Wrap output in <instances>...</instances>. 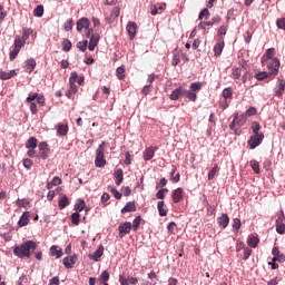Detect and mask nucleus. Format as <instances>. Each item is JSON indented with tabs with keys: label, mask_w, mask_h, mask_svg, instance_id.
Listing matches in <instances>:
<instances>
[{
	"label": "nucleus",
	"mask_w": 285,
	"mask_h": 285,
	"mask_svg": "<svg viewBox=\"0 0 285 285\" xmlns=\"http://www.w3.org/2000/svg\"><path fill=\"white\" fill-rule=\"evenodd\" d=\"M28 224H30V212H24L18 220V226L23 228V226H28Z\"/></svg>",
	"instance_id": "nucleus-16"
},
{
	"label": "nucleus",
	"mask_w": 285,
	"mask_h": 285,
	"mask_svg": "<svg viewBox=\"0 0 285 285\" xmlns=\"http://www.w3.org/2000/svg\"><path fill=\"white\" fill-rule=\"evenodd\" d=\"M250 255H253V249H250L249 247H245L244 255H243L244 262H246V259H248L250 257Z\"/></svg>",
	"instance_id": "nucleus-57"
},
{
	"label": "nucleus",
	"mask_w": 285,
	"mask_h": 285,
	"mask_svg": "<svg viewBox=\"0 0 285 285\" xmlns=\"http://www.w3.org/2000/svg\"><path fill=\"white\" fill-rule=\"evenodd\" d=\"M36 249H37V243L32 240H27L26 243L21 244L20 246H17L13 249V255L20 258L30 257V252Z\"/></svg>",
	"instance_id": "nucleus-1"
},
{
	"label": "nucleus",
	"mask_w": 285,
	"mask_h": 285,
	"mask_svg": "<svg viewBox=\"0 0 285 285\" xmlns=\"http://www.w3.org/2000/svg\"><path fill=\"white\" fill-rule=\"evenodd\" d=\"M33 17H43V6L39 4L37 8L33 10Z\"/></svg>",
	"instance_id": "nucleus-51"
},
{
	"label": "nucleus",
	"mask_w": 285,
	"mask_h": 285,
	"mask_svg": "<svg viewBox=\"0 0 285 285\" xmlns=\"http://www.w3.org/2000/svg\"><path fill=\"white\" fill-rule=\"evenodd\" d=\"M166 203L164 200L158 202L157 209L160 217H166L168 215V209L165 208Z\"/></svg>",
	"instance_id": "nucleus-23"
},
{
	"label": "nucleus",
	"mask_w": 285,
	"mask_h": 285,
	"mask_svg": "<svg viewBox=\"0 0 285 285\" xmlns=\"http://www.w3.org/2000/svg\"><path fill=\"white\" fill-rule=\"evenodd\" d=\"M32 32H33L32 29H30V28H24L21 39H22L23 41H28V39L30 38V35H32Z\"/></svg>",
	"instance_id": "nucleus-50"
},
{
	"label": "nucleus",
	"mask_w": 285,
	"mask_h": 285,
	"mask_svg": "<svg viewBox=\"0 0 285 285\" xmlns=\"http://www.w3.org/2000/svg\"><path fill=\"white\" fill-rule=\"evenodd\" d=\"M99 39H101L99 33H92L91 37L89 38V45L98 46L99 45Z\"/></svg>",
	"instance_id": "nucleus-39"
},
{
	"label": "nucleus",
	"mask_w": 285,
	"mask_h": 285,
	"mask_svg": "<svg viewBox=\"0 0 285 285\" xmlns=\"http://www.w3.org/2000/svg\"><path fill=\"white\" fill-rule=\"evenodd\" d=\"M230 78L234 80L240 79L242 78V68L233 67Z\"/></svg>",
	"instance_id": "nucleus-30"
},
{
	"label": "nucleus",
	"mask_w": 285,
	"mask_h": 285,
	"mask_svg": "<svg viewBox=\"0 0 285 285\" xmlns=\"http://www.w3.org/2000/svg\"><path fill=\"white\" fill-rule=\"evenodd\" d=\"M259 130H262V126L259 125V122H257V121L252 122L253 135H262V132H259Z\"/></svg>",
	"instance_id": "nucleus-43"
},
{
	"label": "nucleus",
	"mask_w": 285,
	"mask_h": 285,
	"mask_svg": "<svg viewBox=\"0 0 285 285\" xmlns=\"http://www.w3.org/2000/svg\"><path fill=\"white\" fill-rule=\"evenodd\" d=\"M262 141H264V132L253 134L249 137L247 145L249 146L250 150H255V148H257V146H262Z\"/></svg>",
	"instance_id": "nucleus-4"
},
{
	"label": "nucleus",
	"mask_w": 285,
	"mask_h": 285,
	"mask_svg": "<svg viewBox=\"0 0 285 285\" xmlns=\"http://www.w3.org/2000/svg\"><path fill=\"white\" fill-rule=\"evenodd\" d=\"M224 38H219L218 42L214 46V55L215 57H219L222 52H224Z\"/></svg>",
	"instance_id": "nucleus-17"
},
{
	"label": "nucleus",
	"mask_w": 285,
	"mask_h": 285,
	"mask_svg": "<svg viewBox=\"0 0 285 285\" xmlns=\"http://www.w3.org/2000/svg\"><path fill=\"white\" fill-rule=\"evenodd\" d=\"M26 72H28L29 75L31 72H35V68H37V60H35V58H30L26 61Z\"/></svg>",
	"instance_id": "nucleus-20"
},
{
	"label": "nucleus",
	"mask_w": 285,
	"mask_h": 285,
	"mask_svg": "<svg viewBox=\"0 0 285 285\" xmlns=\"http://www.w3.org/2000/svg\"><path fill=\"white\" fill-rule=\"evenodd\" d=\"M68 124L58 125L57 135H59L60 137H66V135H68Z\"/></svg>",
	"instance_id": "nucleus-24"
},
{
	"label": "nucleus",
	"mask_w": 285,
	"mask_h": 285,
	"mask_svg": "<svg viewBox=\"0 0 285 285\" xmlns=\"http://www.w3.org/2000/svg\"><path fill=\"white\" fill-rule=\"evenodd\" d=\"M180 62H181V51L179 49H174L171 66L174 67L179 66Z\"/></svg>",
	"instance_id": "nucleus-18"
},
{
	"label": "nucleus",
	"mask_w": 285,
	"mask_h": 285,
	"mask_svg": "<svg viewBox=\"0 0 285 285\" xmlns=\"http://www.w3.org/2000/svg\"><path fill=\"white\" fill-rule=\"evenodd\" d=\"M59 276H53L50 281H49V285H59Z\"/></svg>",
	"instance_id": "nucleus-64"
},
{
	"label": "nucleus",
	"mask_w": 285,
	"mask_h": 285,
	"mask_svg": "<svg viewBox=\"0 0 285 285\" xmlns=\"http://www.w3.org/2000/svg\"><path fill=\"white\" fill-rule=\"evenodd\" d=\"M83 208H86V202L85 200H80L79 203H77L75 205V209L78 210V213H81L83 210Z\"/></svg>",
	"instance_id": "nucleus-56"
},
{
	"label": "nucleus",
	"mask_w": 285,
	"mask_h": 285,
	"mask_svg": "<svg viewBox=\"0 0 285 285\" xmlns=\"http://www.w3.org/2000/svg\"><path fill=\"white\" fill-rule=\"evenodd\" d=\"M244 124H246V115H240V117L236 120V126H244Z\"/></svg>",
	"instance_id": "nucleus-60"
},
{
	"label": "nucleus",
	"mask_w": 285,
	"mask_h": 285,
	"mask_svg": "<svg viewBox=\"0 0 285 285\" xmlns=\"http://www.w3.org/2000/svg\"><path fill=\"white\" fill-rule=\"evenodd\" d=\"M77 263V256H67L62 259L65 268H72Z\"/></svg>",
	"instance_id": "nucleus-19"
},
{
	"label": "nucleus",
	"mask_w": 285,
	"mask_h": 285,
	"mask_svg": "<svg viewBox=\"0 0 285 285\" xmlns=\"http://www.w3.org/2000/svg\"><path fill=\"white\" fill-rule=\"evenodd\" d=\"M88 28H90V20H88V18H80L77 21V31L78 32H82V30H88Z\"/></svg>",
	"instance_id": "nucleus-10"
},
{
	"label": "nucleus",
	"mask_w": 285,
	"mask_h": 285,
	"mask_svg": "<svg viewBox=\"0 0 285 285\" xmlns=\"http://www.w3.org/2000/svg\"><path fill=\"white\" fill-rule=\"evenodd\" d=\"M114 176L116 178V186H121V184L124 181V170L122 169H117L114 173Z\"/></svg>",
	"instance_id": "nucleus-25"
},
{
	"label": "nucleus",
	"mask_w": 285,
	"mask_h": 285,
	"mask_svg": "<svg viewBox=\"0 0 285 285\" xmlns=\"http://www.w3.org/2000/svg\"><path fill=\"white\" fill-rule=\"evenodd\" d=\"M26 46V40H22L19 36L16 37L14 39V49L21 51V48Z\"/></svg>",
	"instance_id": "nucleus-34"
},
{
	"label": "nucleus",
	"mask_w": 285,
	"mask_h": 285,
	"mask_svg": "<svg viewBox=\"0 0 285 285\" xmlns=\"http://www.w3.org/2000/svg\"><path fill=\"white\" fill-rule=\"evenodd\" d=\"M204 17H206V19H208V17H210V11L208 10V8H205L200 11L198 19L199 21H202L204 19Z\"/></svg>",
	"instance_id": "nucleus-53"
},
{
	"label": "nucleus",
	"mask_w": 285,
	"mask_h": 285,
	"mask_svg": "<svg viewBox=\"0 0 285 285\" xmlns=\"http://www.w3.org/2000/svg\"><path fill=\"white\" fill-rule=\"evenodd\" d=\"M126 30L129 35L130 40L135 39V35H137V23L129 21L127 23Z\"/></svg>",
	"instance_id": "nucleus-13"
},
{
	"label": "nucleus",
	"mask_w": 285,
	"mask_h": 285,
	"mask_svg": "<svg viewBox=\"0 0 285 285\" xmlns=\"http://www.w3.org/2000/svg\"><path fill=\"white\" fill-rule=\"evenodd\" d=\"M155 153H157V147H148L145 149L144 151V160L145 161H150V159H153V157H155Z\"/></svg>",
	"instance_id": "nucleus-12"
},
{
	"label": "nucleus",
	"mask_w": 285,
	"mask_h": 285,
	"mask_svg": "<svg viewBox=\"0 0 285 285\" xmlns=\"http://www.w3.org/2000/svg\"><path fill=\"white\" fill-rule=\"evenodd\" d=\"M243 115H245V117H254V115H257V109L255 107H250Z\"/></svg>",
	"instance_id": "nucleus-58"
},
{
	"label": "nucleus",
	"mask_w": 285,
	"mask_h": 285,
	"mask_svg": "<svg viewBox=\"0 0 285 285\" xmlns=\"http://www.w3.org/2000/svg\"><path fill=\"white\" fill-rule=\"evenodd\" d=\"M252 170H254V173H256V175H259L261 170H259V163L257 160H250L249 163Z\"/></svg>",
	"instance_id": "nucleus-49"
},
{
	"label": "nucleus",
	"mask_w": 285,
	"mask_h": 285,
	"mask_svg": "<svg viewBox=\"0 0 285 285\" xmlns=\"http://www.w3.org/2000/svg\"><path fill=\"white\" fill-rule=\"evenodd\" d=\"M203 87H204V82H193L190 85V90H191V92H197V91L202 90Z\"/></svg>",
	"instance_id": "nucleus-46"
},
{
	"label": "nucleus",
	"mask_w": 285,
	"mask_h": 285,
	"mask_svg": "<svg viewBox=\"0 0 285 285\" xmlns=\"http://www.w3.org/2000/svg\"><path fill=\"white\" fill-rule=\"evenodd\" d=\"M106 150V141H102L96 150V168H104L106 166V158L104 157V151Z\"/></svg>",
	"instance_id": "nucleus-2"
},
{
	"label": "nucleus",
	"mask_w": 285,
	"mask_h": 285,
	"mask_svg": "<svg viewBox=\"0 0 285 285\" xmlns=\"http://www.w3.org/2000/svg\"><path fill=\"white\" fill-rule=\"evenodd\" d=\"M58 206L60 210H63V208L70 206V199L68 198V196H62L58 202Z\"/></svg>",
	"instance_id": "nucleus-29"
},
{
	"label": "nucleus",
	"mask_w": 285,
	"mask_h": 285,
	"mask_svg": "<svg viewBox=\"0 0 285 285\" xmlns=\"http://www.w3.org/2000/svg\"><path fill=\"white\" fill-rule=\"evenodd\" d=\"M50 254H51L53 257H56L57 259H59L60 257L63 256V250L58 249V248H57V245H52V246L50 247Z\"/></svg>",
	"instance_id": "nucleus-28"
},
{
	"label": "nucleus",
	"mask_w": 285,
	"mask_h": 285,
	"mask_svg": "<svg viewBox=\"0 0 285 285\" xmlns=\"http://www.w3.org/2000/svg\"><path fill=\"white\" fill-rule=\"evenodd\" d=\"M272 255L274 256L272 262H285V256L279 252V247H273Z\"/></svg>",
	"instance_id": "nucleus-14"
},
{
	"label": "nucleus",
	"mask_w": 285,
	"mask_h": 285,
	"mask_svg": "<svg viewBox=\"0 0 285 285\" xmlns=\"http://www.w3.org/2000/svg\"><path fill=\"white\" fill-rule=\"evenodd\" d=\"M77 48L80 50V52H86V50H88V40L79 41L77 43Z\"/></svg>",
	"instance_id": "nucleus-45"
},
{
	"label": "nucleus",
	"mask_w": 285,
	"mask_h": 285,
	"mask_svg": "<svg viewBox=\"0 0 285 285\" xmlns=\"http://www.w3.org/2000/svg\"><path fill=\"white\" fill-rule=\"evenodd\" d=\"M184 188L178 187L171 193V198L174 204H179V202H184Z\"/></svg>",
	"instance_id": "nucleus-9"
},
{
	"label": "nucleus",
	"mask_w": 285,
	"mask_h": 285,
	"mask_svg": "<svg viewBox=\"0 0 285 285\" xmlns=\"http://www.w3.org/2000/svg\"><path fill=\"white\" fill-rule=\"evenodd\" d=\"M276 26L279 30H285V18H278L276 20Z\"/></svg>",
	"instance_id": "nucleus-59"
},
{
	"label": "nucleus",
	"mask_w": 285,
	"mask_h": 285,
	"mask_svg": "<svg viewBox=\"0 0 285 285\" xmlns=\"http://www.w3.org/2000/svg\"><path fill=\"white\" fill-rule=\"evenodd\" d=\"M38 148H39V154L37 155V157L39 159H48L50 155V148H48V142L46 141L39 142Z\"/></svg>",
	"instance_id": "nucleus-6"
},
{
	"label": "nucleus",
	"mask_w": 285,
	"mask_h": 285,
	"mask_svg": "<svg viewBox=\"0 0 285 285\" xmlns=\"http://www.w3.org/2000/svg\"><path fill=\"white\" fill-rule=\"evenodd\" d=\"M177 173V167L176 166H173V169H171V181H174V184H178L179 179H180V175L179 174H176Z\"/></svg>",
	"instance_id": "nucleus-42"
},
{
	"label": "nucleus",
	"mask_w": 285,
	"mask_h": 285,
	"mask_svg": "<svg viewBox=\"0 0 285 285\" xmlns=\"http://www.w3.org/2000/svg\"><path fill=\"white\" fill-rule=\"evenodd\" d=\"M102 256H104V245H99V247L94 254H89V259H92L94 262H99V259H101Z\"/></svg>",
	"instance_id": "nucleus-15"
},
{
	"label": "nucleus",
	"mask_w": 285,
	"mask_h": 285,
	"mask_svg": "<svg viewBox=\"0 0 285 285\" xmlns=\"http://www.w3.org/2000/svg\"><path fill=\"white\" fill-rule=\"evenodd\" d=\"M219 173V165H214V167L208 173V180L213 181L215 179V175Z\"/></svg>",
	"instance_id": "nucleus-35"
},
{
	"label": "nucleus",
	"mask_w": 285,
	"mask_h": 285,
	"mask_svg": "<svg viewBox=\"0 0 285 285\" xmlns=\"http://www.w3.org/2000/svg\"><path fill=\"white\" fill-rule=\"evenodd\" d=\"M37 96H38V97L36 98L37 104L40 105L41 107H42V106H46V98H45L43 96L39 95V94H37Z\"/></svg>",
	"instance_id": "nucleus-63"
},
{
	"label": "nucleus",
	"mask_w": 285,
	"mask_h": 285,
	"mask_svg": "<svg viewBox=\"0 0 285 285\" xmlns=\"http://www.w3.org/2000/svg\"><path fill=\"white\" fill-rule=\"evenodd\" d=\"M276 233H278V235H284V233H285V224L284 223H276Z\"/></svg>",
	"instance_id": "nucleus-55"
},
{
	"label": "nucleus",
	"mask_w": 285,
	"mask_h": 285,
	"mask_svg": "<svg viewBox=\"0 0 285 285\" xmlns=\"http://www.w3.org/2000/svg\"><path fill=\"white\" fill-rule=\"evenodd\" d=\"M116 76L120 81H124L126 79V66L121 65L116 70Z\"/></svg>",
	"instance_id": "nucleus-26"
},
{
	"label": "nucleus",
	"mask_w": 285,
	"mask_h": 285,
	"mask_svg": "<svg viewBox=\"0 0 285 285\" xmlns=\"http://www.w3.org/2000/svg\"><path fill=\"white\" fill-rule=\"evenodd\" d=\"M233 228L234 230H239V228H242V219L235 218L233 223Z\"/></svg>",
	"instance_id": "nucleus-61"
},
{
	"label": "nucleus",
	"mask_w": 285,
	"mask_h": 285,
	"mask_svg": "<svg viewBox=\"0 0 285 285\" xmlns=\"http://www.w3.org/2000/svg\"><path fill=\"white\" fill-rule=\"evenodd\" d=\"M12 77H17V71L16 70L1 71L0 72V79L2 81H8V79H12Z\"/></svg>",
	"instance_id": "nucleus-21"
},
{
	"label": "nucleus",
	"mask_w": 285,
	"mask_h": 285,
	"mask_svg": "<svg viewBox=\"0 0 285 285\" xmlns=\"http://www.w3.org/2000/svg\"><path fill=\"white\" fill-rule=\"evenodd\" d=\"M273 57H275V48H269L266 50L265 56L262 58V62L264 63V61H267L273 59Z\"/></svg>",
	"instance_id": "nucleus-32"
},
{
	"label": "nucleus",
	"mask_w": 285,
	"mask_h": 285,
	"mask_svg": "<svg viewBox=\"0 0 285 285\" xmlns=\"http://www.w3.org/2000/svg\"><path fill=\"white\" fill-rule=\"evenodd\" d=\"M184 92H186V89H184V87H178L171 91L169 99H171V101H177L179 97H184Z\"/></svg>",
	"instance_id": "nucleus-11"
},
{
	"label": "nucleus",
	"mask_w": 285,
	"mask_h": 285,
	"mask_svg": "<svg viewBox=\"0 0 285 285\" xmlns=\"http://www.w3.org/2000/svg\"><path fill=\"white\" fill-rule=\"evenodd\" d=\"M38 140L35 137H30L28 141L26 142V148L28 149H35L37 148Z\"/></svg>",
	"instance_id": "nucleus-37"
},
{
	"label": "nucleus",
	"mask_w": 285,
	"mask_h": 285,
	"mask_svg": "<svg viewBox=\"0 0 285 285\" xmlns=\"http://www.w3.org/2000/svg\"><path fill=\"white\" fill-rule=\"evenodd\" d=\"M228 28L226 26H220L218 29V37L219 39H222V37H224L227 32Z\"/></svg>",
	"instance_id": "nucleus-62"
},
{
	"label": "nucleus",
	"mask_w": 285,
	"mask_h": 285,
	"mask_svg": "<svg viewBox=\"0 0 285 285\" xmlns=\"http://www.w3.org/2000/svg\"><path fill=\"white\" fill-rule=\"evenodd\" d=\"M71 49H72V42L69 39H65L62 41V50H63V52H70Z\"/></svg>",
	"instance_id": "nucleus-41"
},
{
	"label": "nucleus",
	"mask_w": 285,
	"mask_h": 285,
	"mask_svg": "<svg viewBox=\"0 0 285 285\" xmlns=\"http://www.w3.org/2000/svg\"><path fill=\"white\" fill-rule=\"evenodd\" d=\"M229 223H230V218L226 214H223L218 218V225L222 226V228H226Z\"/></svg>",
	"instance_id": "nucleus-27"
},
{
	"label": "nucleus",
	"mask_w": 285,
	"mask_h": 285,
	"mask_svg": "<svg viewBox=\"0 0 285 285\" xmlns=\"http://www.w3.org/2000/svg\"><path fill=\"white\" fill-rule=\"evenodd\" d=\"M77 79H78L77 71H72L71 76L69 78V89L66 92V97H68V99H72V96L77 95V92L79 90L77 85H76Z\"/></svg>",
	"instance_id": "nucleus-3"
},
{
	"label": "nucleus",
	"mask_w": 285,
	"mask_h": 285,
	"mask_svg": "<svg viewBox=\"0 0 285 285\" xmlns=\"http://www.w3.org/2000/svg\"><path fill=\"white\" fill-rule=\"evenodd\" d=\"M183 97H187V99H189V101H197V94H195L193 90L185 89Z\"/></svg>",
	"instance_id": "nucleus-36"
},
{
	"label": "nucleus",
	"mask_w": 285,
	"mask_h": 285,
	"mask_svg": "<svg viewBox=\"0 0 285 285\" xmlns=\"http://www.w3.org/2000/svg\"><path fill=\"white\" fill-rule=\"evenodd\" d=\"M166 193H168V188H161L156 193V199H166Z\"/></svg>",
	"instance_id": "nucleus-47"
},
{
	"label": "nucleus",
	"mask_w": 285,
	"mask_h": 285,
	"mask_svg": "<svg viewBox=\"0 0 285 285\" xmlns=\"http://www.w3.org/2000/svg\"><path fill=\"white\" fill-rule=\"evenodd\" d=\"M267 69L269 70V75L277 77L279 75V59L273 58L267 60Z\"/></svg>",
	"instance_id": "nucleus-5"
},
{
	"label": "nucleus",
	"mask_w": 285,
	"mask_h": 285,
	"mask_svg": "<svg viewBox=\"0 0 285 285\" xmlns=\"http://www.w3.org/2000/svg\"><path fill=\"white\" fill-rule=\"evenodd\" d=\"M37 92H35L32 96L27 97L26 104H29L30 112L32 115H37L39 112V109H37V104L35 100H37Z\"/></svg>",
	"instance_id": "nucleus-7"
},
{
	"label": "nucleus",
	"mask_w": 285,
	"mask_h": 285,
	"mask_svg": "<svg viewBox=\"0 0 285 285\" xmlns=\"http://www.w3.org/2000/svg\"><path fill=\"white\" fill-rule=\"evenodd\" d=\"M81 218V215L79 213H73L71 215V223L73 226H79V219Z\"/></svg>",
	"instance_id": "nucleus-52"
},
{
	"label": "nucleus",
	"mask_w": 285,
	"mask_h": 285,
	"mask_svg": "<svg viewBox=\"0 0 285 285\" xmlns=\"http://www.w3.org/2000/svg\"><path fill=\"white\" fill-rule=\"evenodd\" d=\"M141 225V216H137L131 225L132 230H139V226Z\"/></svg>",
	"instance_id": "nucleus-48"
},
{
	"label": "nucleus",
	"mask_w": 285,
	"mask_h": 285,
	"mask_svg": "<svg viewBox=\"0 0 285 285\" xmlns=\"http://www.w3.org/2000/svg\"><path fill=\"white\" fill-rule=\"evenodd\" d=\"M268 77H273V75H271V71H261L255 75V79H257V81H264V79H268Z\"/></svg>",
	"instance_id": "nucleus-33"
},
{
	"label": "nucleus",
	"mask_w": 285,
	"mask_h": 285,
	"mask_svg": "<svg viewBox=\"0 0 285 285\" xmlns=\"http://www.w3.org/2000/svg\"><path fill=\"white\" fill-rule=\"evenodd\" d=\"M259 244V238L256 236H249L247 239V246H250V248H257Z\"/></svg>",
	"instance_id": "nucleus-31"
},
{
	"label": "nucleus",
	"mask_w": 285,
	"mask_h": 285,
	"mask_svg": "<svg viewBox=\"0 0 285 285\" xmlns=\"http://www.w3.org/2000/svg\"><path fill=\"white\" fill-rule=\"evenodd\" d=\"M284 90L285 83L282 80H279L278 90H276V97H282L284 95Z\"/></svg>",
	"instance_id": "nucleus-54"
},
{
	"label": "nucleus",
	"mask_w": 285,
	"mask_h": 285,
	"mask_svg": "<svg viewBox=\"0 0 285 285\" xmlns=\"http://www.w3.org/2000/svg\"><path fill=\"white\" fill-rule=\"evenodd\" d=\"M137 210V205H135V202H128L125 207L121 209V213H135Z\"/></svg>",
	"instance_id": "nucleus-22"
},
{
	"label": "nucleus",
	"mask_w": 285,
	"mask_h": 285,
	"mask_svg": "<svg viewBox=\"0 0 285 285\" xmlns=\"http://www.w3.org/2000/svg\"><path fill=\"white\" fill-rule=\"evenodd\" d=\"M223 97L225 100L233 99V87H227L223 90Z\"/></svg>",
	"instance_id": "nucleus-38"
},
{
	"label": "nucleus",
	"mask_w": 285,
	"mask_h": 285,
	"mask_svg": "<svg viewBox=\"0 0 285 285\" xmlns=\"http://www.w3.org/2000/svg\"><path fill=\"white\" fill-rule=\"evenodd\" d=\"M108 279H110V273H108V271H104L99 277L100 284H108Z\"/></svg>",
	"instance_id": "nucleus-40"
},
{
	"label": "nucleus",
	"mask_w": 285,
	"mask_h": 285,
	"mask_svg": "<svg viewBox=\"0 0 285 285\" xmlns=\"http://www.w3.org/2000/svg\"><path fill=\"white\" fill-rule=\"evenodd\" d=\"M118 230H119V237H124L125 235H128V233L132 230V223L131 222L121 223L118 227Z\"/></svg>",
	"instance_id": "nucleus-8"
},
{
	"label": "nucleus",
	"mask_w": 285,
	"mask_h": 285,
	"mask_svg": "<svg viewBox=\"0 0 285 285\" xmlns=\"http://www.w3.org/2000/svg\"><path fill=\"white\" fill-rule=\"evenodd\" d=\"M16 205L18 206V208H28V206H30V202H28V199H19L16 202Z\"/></svg>",
	"instance_id": "nucleus-44"
}]
</instances>
